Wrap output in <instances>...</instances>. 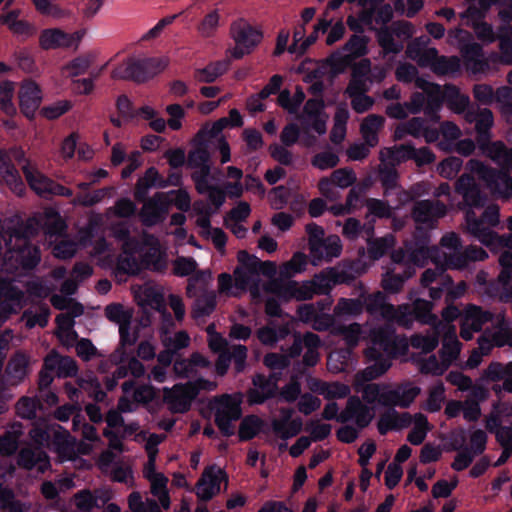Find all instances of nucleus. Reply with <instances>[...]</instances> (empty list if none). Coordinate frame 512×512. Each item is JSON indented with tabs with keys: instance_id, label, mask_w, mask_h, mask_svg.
I'll return each mask as SVG.
<instances>
[{
	"instance_id": "obj_1",
	"label": "nucleus",
	"mask_w": 512,
	"mask_h": 512,
	"mask_svg": "<svg viewBox=\"0 0 512 512\" xmlns=\"http://www.w3.org/2000/svg\"><path fill=\"white\" fill-rule=\"evenodd\" d=\"M372 346L365 349L364 355L368 362L373 364L359 373L363 381L369 382L381 377L391 367V360L395 358L400 347L397 336L389 327H380L371 334Z\"/></svg>"
},
{
	"instance_id": "obj_2",
	"label": "nucleus",
	"mask_w": 512,
	"mask_h": 512,
	"mask_svg": "<svg viewBox=\"0 0 512 512\" xmlns=\"http://www.w3.org/2000/svg\"><path fill=\"white\" fill-rule=\"evenodd\" d=\"M39 220L30 218L19 221L9 229V241L6 242L11 256L15 257V267L24 270L34 269L40 262V249L31 243V238L37 235Z\"/></svg>"
},
{
	"instance_id": "obj_3",
	"label": "nucleus",
	"mask_w": 512,
	"mask_h": 512,
	"mask_svg": "<svg viewBox=\"0 0 512 512\" xmlns=\"http://www.w3.org/2000/svg\"><path fill=\"white\" fill-rule=\"evenodd\" d=\"M415 86L421 92H413L410 100L405 102L408 112L416 115L423 111L432 122H438L440 120L439 112L446 100V85L442 87L440 84L424 78H417Z\"/></svg>"
},
{
	"instance_id": "obj_4",
	"label": "nucleus",
	"mask_w": 512,
	"mask_h": 512,
	"mask_svg": "<svg viewBox=\"0 0 512 512\" xmlns=\"http://www.w3.org/2000/svg\"><path fill=\"white\" fill-rule=\"evenodd\" d=\"M166 66L167 61L161 57H131L112 71V78L141 84L157 76Z\"/></svg>"
},
{
	"instance_id": "obj_5",
	"label": "nucleus",
	"mask_w": 512,
	"mask_h": 512,
	"mask_svg": "<svg viewBox=\"0 0 512 512\" xmlns=\"http://www.w3.org/2000/svg\"><path fill=\"white\" fill-rule=\"evenodd\" d=\"M230 35L235 42V47L229 49V53L235 60L252 53L263 39L262 31L243 19L231 24Z\"/></svg>"
},
{
	"instance_id": "obj_6",
	"label": "nucleus",
	"mask_w": 512,
	"mask_h": 512,
	"mask_svg": "<svg viewBox=\"0 0 512 512\" xmlns=\"http://www.w3.org/2000/svg\"><path fill=\"white\" fill-rule=\"evenodd\" d=\"M455 192L462 197L461 210L484 208L487 195L481 190L473 175L465 173L455 183Z\"/></svg>"
},
{
	"instance_id": "obj_7",
	"label": "nucleus",
	"mask_w": 512,
	"mask_h": 512,
	"mask_svg": "<svg viewBox=\"0 0 512 512\" xmlns=\"http://www.w3.org/2000/svg\"><path fill=\"white\" fill-rule=\"evenodd\" d=\"M471 169L485 182L487 188L499 198L504 188L512 190V176L507 171L496 169L480 161L470 160Z\"/></svg>"
},
{
	"instance_id": "obj_8",
	"label": "nucleus",
	"mask_w": 512,
	"mask_h": 512,
	"mask_svg": "<svg viewBox=\"0 0 512 512\" xmlns=\"http://www.w3.org/2000/svg\"><path fill=\"white\" fill-rule=\"evenodd\" d=\"M411 35L412 24L406 21L395 23L392 29L381 28L377 34V41L384 57L389 54L397 55L403 50L402 42L395 41L394 36L409 38Z\"/></svg>"
},
{
	"instance_id": "obj_9",
	"label": "nucleus",
	"mask_w": 512,
	"mask_h": 512,
	"mask_svg": "<svg viewBox=\"0 0 512 512\" xmlns=\"http://www.w3.org/2000/svg\"><path fill=\"white\" fill-rule=\"evenodd\" d=\"M139 217L145 227H153L162 223L168 214L169 202L163 192H157L152 198H146Z\"/></svg>"
},
{
	"instance_id": "obj_10",
	"label": "nucleus",
	"mask_w": 512,
	"mask_h": 512,
	"mask_svg": "<svg viewBox=\"0 0 512 512\" xmlns=\"http://www.w3.org/2000/svg\"><path fill=\"white\" fill-rule=\"evenodd\" d=\"M278 377L272 373L269 377L264 374L257 373L252 378V383L255 388H250L247 391V399L250 405H262L267 400L276 396L278 385Z\"/></svg>"
},
{
	"instance_id": "obj_11",
	"label": "nucleus",
	"mask_w": 512,
	"mask_h": 512,
	"mask_svg": "<svg viewBox=\"0 0 512 512\" xmlns=\"http://www.w3.org/2000/svg\"><path fill=\"white\" fill-rule=\"evenodd\" d=\"M42 102V91L39 85L26 80L22 83L19 90V107L21 113L29 120H33Z\"/></svg>"
},
{
	"instance_id": "obj_12",
	"label": "nucleus",
	"mask_w": 512,
	"mask_h": 512,
	"mask_svg": "<svg viewBox=\"0 0 512 512\" xmlns=\"http://www.w3.org/2000/svg\"><path fill=\"white\" fill-rule=\"evenodd\" d=\"M352 419H355L359 429L366 428L373 419L371 409L358 396L348 398L345 409L339 414L338 422L347 423Z\"/></svg>"
},
{
	"instance_id": "obj_13",
	"label": "nucleus",
	"mask_w": 512,
	"mask_h": 512,
	"mask_svg": "<svg viewBox=\"0 0 512 512\" xmlns=\"http://www.w3.org/2000/svg\"><path fill=\"white\" fill-rule=\"evenodd\" d=\"M446 206L439 200H419L412 208V217L417 223L427 224L446 215Z\"/></svg>"
},
{
	"instance_id": "obj_14",
	"label": "nucleus",
	"mask_w": 512,
	"mask_h": 512,
	"mask_svg": "<svg viewBox=\"0 0 512 512\" xmlns=\"http://www.w3.org/2000/svg\"><path fill=\"white\" fill-rule=\"evenodd\" d=\"M420 392V387L406 382L398 385L395 389L387 390L383 395V400L385 404H389V407L409 408Z\"/></svg>"
},
{
	"instance_id": "obj_15",
	"label": "nucleus",
	"mask_w": 512,
	"mask_h": 512,
	"mask_svg": "<svg viewBox=\"0 0 512 512\" xmlns=\"http://www.w3.org/2000/svg\"><path fill=\"white\" fill-rule=\"evenodd\" d=\"M466 119L469 122L475 123L478 143L482 146L488 144L490 129L494 123L492 111L488 108H478L476 111L469 110L466 114Z\"/></svg>"
},
{
	"instance_id": "obj_16",
	"label": "nucleus",
	"mask_w": 512,
	"mask_h": 512,
	"mask_svg": "<svg viewBox=\"0 0 512 512\" xmlns=\"http://www.w3.org/2000/svg\"><path fill=\"white\" fill-rule=\"evenodd\" d=\"M17 464L29 471L36 470L44 473L50 468V459L46 452L41 449L23 448L17 457Z\"/></svg>"
},
{
	"instance_id": "obj_17",
	"label": "nucleus",
	"mask_w": 512,
	"mask_h": 512,
	"mask_svg": "<svg viewBox=\"0 0 512 512\" xmlns=\"http://www.w3.org/2000/svg\"><path fill=\"white\" fill-rule=\"evenodd\" d=\"M465 221L468 232L485 246L494 245L499 236L489 227L482 225V220L478 217L474 210H467L465 213Z\"/></svg>"
},
{
	"instance_id": "obj_18",
	"label": "nucleus",
	"mask_w": 512,
	"mask_h": 512,
	"mask_svg": "<svg viewBox=\"0 0 512 512\" xmlns=\"http://www.w3.org/2000/svg\"><path fill=\"white\" fill-rule=\"evenodd\" d=\"M0 174L16 195H24L26 187L21 176L8 155L2 151H0Z\"/></svg>"
},
{
	"instance_id": "obj_19",
	"label": "nucleus",
	"mask_w": 512,
	"mask_h": 512,
	"mask_svg": "<svg viewBox=\"0 0 512 512\" xmlns=\"http://www.w3.org/2000/svg\"><path fill=\"white\" fill-rule=\"evenodd\" d=\"M238 261L241 267H237L234 271L238 286L244 287L250 281V276L256 275L260 259L249 254L246 250L238 252Z\"/></svg>"
},
{
	"instance_id": "obj_20",
	"label": "nucleus",
	"mask_w": 512,
	"mask_h": 512,
	"mask_svg": "<svg viewBox=\"0 0 512 512\" xmlns=\"http://www.w3.org/2000/svg\"><path fill=\"white\" fill-rule=\"evenodd\" d=\"M462 57L468 69L474 73L483 72L488 68V62L484 57L483 47L476 42L464 45L461 48Z\"/></svg>"
},
{
	"instance_id": "obj_21",
	"label": "nucleus",
	"mask_w": 512,
	"mask_h": 512,
	"mask_svg": "<svg viewBox=\"0 0 512 512\" xmlns=\"http://www.w3.org/2000/svg\"><path fill=\"white\" fill-rule=\"evenodd\" d=\"M22 172L29 187L40 196L49 195L53 180L34 169L28 161L22 166Z\"/></svg>"
},
{
	"instance_id": "obj_22",
	"label": "nucleus",
	"mask_w": 512,
	"mask_h": 512,
	"mask_svg": "<svg viewBox=\"0 0 512 512\" xmlns=\"http://www.w3.org/2000/svg\"><path fill=\"white\" fill-rule=\"evenodd\" d=\"M494 314L476 305H469L464 314V325H467L474 332H480L483 326L491 322Z\"/></svg>"
},
{
	"instance_id": "obj_23",
	"label": "nucleus",
	"mask_w": 512,
	"mask_h": 512,
	"mask_svg": "<svg viewBox=\"0 0 512 512\" xmlns=\"http://www.w3.org/2000/svg\"><path fill=\"white\" fill-rule=\"evenodd\" d=\"M342 252V245L340 238L336 235L329 236L319 243L316 251H310L311 256L315 261H330L338 257Z\"/></svg>"
},
{
	"instance_id": "obj_24",
	"label": "nucleus",
	"mask_w": 512,
	"mask_h": 512,
	"mask_svg": "<svg viewBox=\"0 0 512 512\" xmlns=\"http://www.w3.org/2000/svg\"><path fill=\"white\" fill-rule=\"evenodd\" d=\"M230 60L224 59L209 63L204 68L194 71V79L201 83H213L229 69Z\"/></svg>"
},
{
	"instance_id": "obj_25",
	"label": "nucleus",
	"mask_w": 512,
	"mask_h": 512,
	"mask_svg": "<svg viewBox=\"0 0 512 512\" xmlns=\"http://www.w3.org/2000/svg\"><path fill=\"white\" fill-rule=\"evenodd\" d=\"M69 38V34L61 29H44L40 34L39 44L43 50L56 49L59 47L69 48L70 43L67 41Z\"/></svg>"
},
{
	"instance_id": "obj_26",
	"label": "nucleus",
	"mask_w": 512,
	"mask_h": 512,
	"mask_svg": "<svg viewBox=\"0 0 512 512\" xmlns=\"http://www.w3.org/2000/svg\"><path fill=\"white\" fill-rule=\"evenodd\" d=\"M163 401L168 405L172 413L183 414L190 410L191 404L180 389H176L175 385L172 388H163Z\"/></svg>"
},
{
	"instance_id": "obj_27",
	"label": "nucleus",
	"mask_w": 512,
	"mask_h": 512,
	"mask_svg": "<svg viewBox=\"0 0 512 512\" xmlns=\"http://www.w3.org/2000/svg\"><path fill=\"white\" fill-rule=\"evenodd\" d=\"M38 224L45 234L49 236L61 235L66 229V224L60 213L52 208L45 210L44 216L39 220Z\"/></svg>"
},
{
	"instance_id": "obj_28",
	"label": "nucleus",
	"mask_w": 512,
	"mask_h": 512,
	"mask_svg": "<svg viewBox=\"0 0 512 512\" xmlns=\"http://www.w3.org/2000/svg\"><path fill=\"white\" fill-rule=\"evenodd\" d=\"M218 408L215 413H220L226 418L239 420L242 416L241 398L231 394H223L216 399Z\"/></svg>"
},
{
	"instance_id": "obj_29",
	"label": "nucleus",
	"mask_w": 512,
	"mask_h": 512,
	"mask_svg": "<svg viewBox=\"0 0 512 512\" xmlns=\"http://www.w3.org/2000/svg\"><path fill=\"white\" fill-rule=\"evenodd\" d=\"M23 435L22 425L14 424L11 429L0 436V455L11 456L16 453L20 445V438Z\"/></svg>"
},
{
	"instance_id": "obj_30",
	"label": "nucleus",
	"mask_w": 512,
	"mask_h": 512,
	"mask_svg": "<svg viewBox=\"0 0 512 512\" xmlns=\"http://www.w3.org/2000/svg\"><path fill=\"white\" fill-rule=\"evenodd\" d=\"M365 302L361 295L357 298H340L334 307V315L337 317H358L364 311Z\"/></svg>"
},
{
	"instance_id": "obj_31",
	"label": "nucleus",
	"mask_w": 512,
	"mask_h": 512,
	"mask_svg": "<svg viewBox=\"0 0 512 512\" xmlns=\"http://www.w3.org/2000/svg\"><path fill=\"white\" fill-rule=\"evenodd\" d=\"M282 293L287 298H294L298 301L310 300L316 295L312 281H305L298 284L296 281H290L282 288Z\"/></svg>"
},
{
	"instance_id": "obj_32",
	"label": "nucleus",
	"mask_w": 512,
	"mask_h": 512,
	"mask_svg": "<svg viewBox=\"0 0 512 512\" xmlns=\"http://www.w3.org/2000/svg\"><path fill=\"white\" fill-rule=\"evenodd\" d=\"M433 303L429 300L418 298L412 303L411 316L421 324L435 325L437 316L432 313Z\"/></svg>"
},
{
	"instance_id": "obj_33",
	"label": "nucleus",
	"mask_w": 512,
	"mask_h": 512,
	"mask_svg": "<svg viewBox=\"0 0 512 512\" xmlns=\"http://www.w3.org/2000/svg\"><path fill=\"white\" fill-rule=\"evenodd\" d=\"M314 389L319 394L323 395L327 400L343 399L350 394V387L341 382L327 383L318 381Z\"/></svg>"
},
{
	"instance_id": "obj_34",
	"label": "nucleus",
	"mask_w": 512,
	"mask_h": 512,
	"mask_svg": "<svg viewBox=\"0 0 512 512\" xmlns=\"http://www.w3.org/2000/svg\"><path fill=\"white\" fill-rule=\"evenodd\" d=\"M489 156L501 167L502 171H507L508 174L512 171V148H507L502 142L491 143Z\"/></svg>"
},
{
	"instance_id": "obj_35",
	"label": "nucleus",
	"mask_w": 512,
	"mask_h": 512,
	"mask_svg": "<svg viewBox=\"0 0 512 512\" xmlns=\"http://www.w3.org/2000/svg\"><path fill=\"white\" fill-rule=\"evenodd\" d=\"M217 305L216 295L214 292H206L200 295L192 308V317L194 319L202 318L211 315Z\"/></svg>"
},
{
	"instance_id": "obj_36",
	"label": "nucleus",
	"mask_w": 512,
	"mask_h": 512,
	"mask_svg": "<svg viewBox=\"0 0 512 512\" xmlns=\"http://www.w3.org/2000/svg\"><path fill=\"white\" fill-rule=\"evenodd\" d=\"M263 426V421L256 415L244 417L239 425L238 436L240 441H249L256 437Z\"/></svg>"
},
{
	"instance_id": "obj_37",
	"label": "nucleus",
	"mask_w": 512,
	"mask_h": 512,
	"mask_svg": "<svg viewBox=\"0 0 512 512\" xmlns=\"http://www.w3.org/2000/svg\"><path fill=\"white\" fill-rule=\"evenodd\" d=\"M445 103L456 113H462L469 106V98L460 93L458 87L453 84H446Z\"/></svg>"
},
{
	"instance_id": "obj_38",
	"label": "nucleus",
	"mask_w": 512,
	"mask_h": 512,
	"mask_svg": "<svg viewBox=\"0 0 512 512\" xmlns=\"http://www.w3.org/2000/svg\"><path fill=\"white\" fill-rule=\"evenodd\" d=\"M195 141L197 145L194 149L189 151L187 158V165L190 168L210 162L211 158L206 139H197L195 137Z\"/></svg>"
},
{
	"instance_id": "obj_39",
	"label": "nucleus",
	"mask_w": 512,
	"mask_h": 512,
	"mask_svg": "<svg viewBox=\"0 0 512 512\" xmlns=\"http://www.w3.org/2000/svg\"><path fill=\"white\" fill-rule=\"evenodd\" d=\"M460 60L457 56H439L432 63V71L437 75L455 74L460 71Z\"/></svg>"
},
{
	"instance_id": "obj_40",
	"label": "nucleus",
	"mask_w": 512,
	"mask_h": 512,
	"mask_svg": "<svg viewBox=\"0 0 512 512\" xmlns=\"http://www.w3.org/2000/svg\"><path fill=\"white\" fill-rule=\"evenodd\" d=\"M13 93V82L9 80L0 82V110L9 117L16 114V108L12 102Z\"/></svg>"
},
{
	"instance_id": "obj_41",
	"label": "nucleus",
	"mask_w": 512,
	"mask_h": 512,
	"mask_svg": "<svg viewBox=\"0 0 512 512\" xmlns=\"http://www.w3.org/2000/svg\"><path fill=\"white\" fill-rule=\"evenodd\" d=\"M332 332L342 336L348 346L354 347L359 342L361 326L356 322L349 325L338 324L333 326Z\"/></svg>"
},
{
	"instance_id": "obj_42",
	"label": "nucleus",
	"mask_w": 512,
	"mask_h": 512,
	"mask_svg": "<svg viewBox=\"0 0 512 512\" xmlns=\"http://www.w3.org/2000/svg\"><path fill=\"white\" fill-rule=\"evenodd\" d=\"M311 281L317 295H330L333 287L336 285L332 277L331 268L316 274Z\"/></svg>"
},
{
	"instance_id": "obj_43",
	"label": "nucleus",
	"mask_w": 512,
	"mask_h": 512,
	"mask_svg": "<svg viewBox=\"0 0 512 512\" xmlns=\"http://www.w3.org/2000/svg\"><path fill=\"white\" fill-rule=\"evenodd\" d=\"M152 175H156L154 166L147 168L144 175L137 180L134 188V198L137 202H143L148 197L149 190L154 184Z\"/></svg>"
},
{
	"instance_id": "obj_44",
	"label": "nucleus",
	"mask_w": 512,
	"mask_h": 512,
	"mask_svg": "<svg viewBox=\"0 0 512 512\" xmlns=\"http://www.w3.org/2000/svg\"><path fill=\"white\" fill-rule=\"evenodd\" d=\"M307 264L306 254L298 251L283 265L281 274L286 277H293L295 274L305 271Z\"/></svg>"
},
{
	"instance_id": "obj_45",
	"label": "nucleus",
	"mask_w": 512,
	"mask_h": 512,
	"mask_svg": "<svg viewBox=\"0 0 512 512\" xmlns=\"http://www.w3.org/2000/svg\"><path fill=\"white\" fill-rule=\"evenodd\" d=\"M380 182L384 189V196L388 197L400 189L396 169L385 167L379 172Z\"/></svg>"
},
{
	"instance_id": "obj_46",
	"label": "nucleus",
	"mask_w": 512,
	"mask_h": 512,
	"mask_svg": "<svg viewBox=\"0 0 512 512\" xmlns=\"http://www.w3.org/2000/svg\"><path fill=\"white\" fill-rule=\"evenodd\" d=\"M116 270L121 274L137 275L141 271V264L134 255H120L116 261Z\"/></svg>"
},
{
	"instance_id": "obj_47",
	"label": "nucleus",
	"mask_w": 512,
	"mask_h": 512,
	"mask_svg": "<svg viewBox=\"0 0 512 512\" xmlns=\"http://www.w3.org/2000/svg\"><path fill=\"white\" fill-rule=\"evenodd\" d=\"M106 318L114 323L119 324L131 322L132 313L124 309V306L120 303H111L105 307Z\"/></svg>"
},
{
	"instance_id": "obj_48",
	"label": "nucleus",
	"mask_w": 512,
	"mask_h": 512,
	"mask_svg": "<svg viewBox=\"0 0 512 512\" xmlns=\"http://www.w3.org/2000/svg\"><path fill=\"white\" fill-rule=\"evenodd\" d=\"M195 168L199 170L193 172L191 178L195 184L196 191L202 192L207 189L206 185L210 184V180H214L215 178L211 175L210 162L196 166Z\"/></svg>"
},
{
	"instance_id": "obj_49",
	"label": "nucleus",
	"mask_w": 512,
	"mask_h": 512,
	"mask_svg": "<svg viewBox=\"0 0 512 512\" xmlns=\"http://www.w3.org/2000/svg\"><path fill=\"white\" fill-rule=\"evenodd\" d=\"M39 407L40 402L37 399L24 396L18 400L16 404V412L19 417L32 420L36 418V412Z\"/></svg>"
},
{
	"instance_id": "obj_50",
	"label": "nucleus",
	"mask_w": 512,
	"mask_h": 512,
	"mask_svg": "<svg viewBox=\"0 0 512 512\" xmlns=\"http://www.w3.org/2000/svg\"><path fill=\"white\" fill-rule=\"evenodd\" d=\"M72 108L69 100H60L51 105L42 107L40 114L48 120H56Z\"/></svg>"
},
{
	"instance_id": "obj_51",
	"label": "nucleus",
	"mask_w": 512,
	"mask_h": 512,
	"mask_svg": "<svg viewBox=\"0 0 512 512\" xmlns=\"http://www.w3.org/2000/svg\"><path fill=\"white\" fill-rule=\"evenodd\" d=\"M444 400L445 387L442 382H439L438 384L434 385L429 391L426 410L432 413L438 412L441 409Z\"/></svg>"
},
{
	"instance_id": "obj_52",
	"label": "nucleus",
	"mask_w": 512,
	"mask_h": 512,
	"mask_svg": "<svg viewBox=\"0 0 512 512\" xmlns=\"http://www.w3.org/2000/svg\"><path fill=\"white\" fill-rule=\"evenodd\" d=\"M328 179L334 186L344 189L355 183L356 175L352 169L340 168L334 170Z\"/></svg>"
},
{
	"instance_id": "obj_53",
	"label": "nucleus",
	"mask_w": 512,
	"mask_h": 512,
	"mask_svg": "<svg viewBox=\"0 0 512 512\" xmlns=\"http://www.w3.org/2000/svg\"><path fill=\"white\" fill-rule=\"evenodd\" d=\"M361 297L362 301L365 302L364 310H366L371 315L380 312L386 306L385 296L380 291H377L369 295H366L363 292L361 293Z\"/></svg>"
},
{
	"instance_id": "obj_54",
	"label": "nucleus",
	"mask_w": 512,
	"mask_h": 512,
	"mask_svg": "<svg viewBox=\"0 0 512 512\" xmlns=\"http://www.w3.org/2000/svg\"><path fill=\"white\" fill-rule=\"evenodd\" d=\"M410 274H395L387 272L382 279V287L388 293H398L404 286Z\"/></svg>"
},
{
	"instance_id": "obj_55",
	"label": "nucleus",
	"mask_w": 512,
	"mask_h": 512,
	"mask_svg": "<svg viewBox=\"0 0 512 512\" xmlns=\"http://www.w3.org/2000/svg\"><path fill=\"white\" fill-rule=\"evenodd\" d=\"M463 165V161L461 158L456 156H450L446 159H444L439 164V173L442 177L447 179L454 178L458 172L461 170Z\"/></svg>"
},
{
	"instance_id": "obj_56",
	"label": "nucleus",
	"mask_w": 512,
	"mask_h": 512,
	"mask_svg": "<svg viewBox=\"0 0 512 512\" xmlns=\"http://www.w3.org/2000/svg\"><path fill=\"white\" fill-rule=\"evenodd\" d=\"M331 425L311 420L307 423L305 430L310 433L311 442L323 441L331 434Z\"/></svg>"
},
{
	"instance_id": "obj_57",
	"label": "nucleus",
	"mask_w": 512,
	"mask_h": 512,
	"mask_svg": "<svg viewBox=\"0 0 512 512\" xmlns=\"http://www.w3.org/2000/svg\"><path fill=\"white\" fill-rule=\"evenodd\" d=\"M197 269V262L191 257H177L173 263V273L179 277L192 275Z\"/></svg>"
},
{
	"instance_id": "obj_58",
	"label": "nucleus",
	"mask_w": 512,
	"mask_h": 512,
	"mask_svg": "<svg viewBox=\"0 0 512 512\" xmlns=\"http://www.w3.org/2000/svg\"><path fill=\"white\" fill-rule=\"evenodd\" d=\"M206 188H207L206 190H204L202 192H197V193L201 194V195H204V194L208 195V200L211 203V205L214 207V209H212V210L215 213L225 203L226 192L224 189H222L221 187H219L217 185L209 184V185H206Z\"/></svg>"
},
{
	"instance_id": "obj_59",
	"label": "nucleus",
	"mask_w": 512,
	"mask_h": 512,
	"mask_svg": "<svg viewBox=\"0 0 512 512\" xmlns=\"http://www.w3.org/2000/svg\"><path fill=\"white\" fill-rule=\"evenodd\" d=\"M415 155V147L412 144H401L388 150L389 158L396 163L412 160Z\"/></svg>"
},
{
	"instance_id": "obj_60",
	"label": "nucleus",
	"mask_w": 512,
	"mask_h": 512,
	"mask_svg": "<svg viewBox=\"0 0 512 512\" xmlns=\"http://www.w3.org/2000/svg\"><path fill=\"white\" fill-rule=\"evenodd\" d=\"M366 207L369 213L377 218H390L392 216V208L386 201L369 198L366 201Z\"/></svg>"
},
{
	"instance_id": "obj_61",
	"label": "nucleus",
	"mask_w": 512,
	"mask_h": 512,
	"mask_svg": "<svg viewBox=\"0 0 512 512\" xmlns=\"http://www.w3.org/2000/svg\"><path fill=\"white\" fill-rule=\"evenodd\" d=\"M220 482H196L193 490L201 501L210 500L220 492Z\"/></svg>"
},
{
	"instance_id": "obj_62",
	"label": "nucleus",
	"mask_w": 512,
	"mask_h": 512,
	"mask_svg": "<svg viewBox=\"0 0 512 512\" xmlns=\"http://www.w3.org/2000/svg\"><path fill=\"white\" fill-rule=\"evenodd\" d=\"M263 363L267 368L273 371H282L289 367L291 361L289 357L284 354L270 352L264 356Z\"/></svg>"
},
{
	"instance_id": "obj_63",
	"label": "nucleus",
	"mask_w": 512,
	"mask_h": 512,
	"mask_svg": "<svg viewBox=\"0 0 512 512\" xmlns=\"http://www.w3.org/2000/svg\"><path fill=\"white\" fill-rule=\"evenodd\" d=\"M28 360L24 355L14 356L8 363L7 371L17 379H23L26 375Z\"/></svg>"
},
{
	"instance_id": "obj_64",
	"label": "nucleus",
	"mask_w": 512,
	"mask_h": 512,
	"mask_svg": "<svg viewBox=\"0 0 512 512\" xmlns=\"http://www.w3.org/2000/svg\"><path fill=\"white\" fill-rule=\"evenodd\" d=\"M418 69L410 63H400L395 71V77L398 81L403 83L414 82L418 76Z\"/></svg>"
}]
</instances>
